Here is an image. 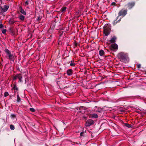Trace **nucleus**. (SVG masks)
<instances>
[{
  "label": "nucleus",
  "instance_id": "nucleus-1",
  "mask_svg": "<svg viewBox=\"0 0 146 146\" xmlns=\"http://www.w3.org/2000/svg\"><path fill=\"white\" fill-rule=\"evenodd\" d=\"M68 81V80L67 78L63 77L58 78L57 80L58 83L62 86H64L65 84H67V82Z\"/></svg>",
  "mask_w": 146,
  "mask_h": 146
},
{
  "label": "nucleus",
  "instance_id": "nucleus-2",
  "mask_svg": "<svg viewBox=\"0 0 146 146\" xmlns=\"http://www.w3.org/2000/svg\"><path fill=\"white\" fill-rule=\"evenodd\" d=\"M111 25L108 24H105L104 27V32L106 36L110 34L111 30Z\"/></svg>",
  "mask_w": 146,
  "mask_h": 146
},
{
  "label": "nucleus",
  "instance_id": "nucleus-3",
  "mask_svg": "<svg viewBox=\"0 0 146 146\" xmlns=\"http://www.w3.org/2000/svg\"><path fill=\"white\" fill-rule=\"evenodd\" d=\"M5 52L7 54V56L10 60L14 61L15 59V56L12 54L11 52L7 49H6L5 50Z\"/></svg>",
  "mask_w": 146,
  "mask_h": 146
},
{
  "label": "nucleus",
  "instance_id": "nucleus-4",
  "mask_svg": "<svg viewBox=\"0 0 146 146\" xmlns=\"http://www.w3.org/2000/svg\"><path fill=\"white\" fill-rule=\"evenodd\" d=\"M117 57L119 59L125 60L128 57V54L127 53H125L123 52H120L118 54Z\"/></svg>",
  "mask_w": 146,
  "mask_h": 146
},
{
  "label": "nucleus",
  "instance_id": "nucleus-5",
  "mask_svg": "<svg viewBox=\"0 0 146 146\" xmlns=\"http://www.w3.org/2000/svg\"><path fill=\"white\" fill-rule=\"evenodd\" d=\"M127 10L124 9H122L118 13V16H125L127 14Z\"/></svg>",
  "mask_w": 146,
  "mask_h": 146
},
{
  "label": "nucleus",
  "instance_id": "nucleus-6",
  "mask_svg": "<svg viewBox=\"0 0 146 146\" xmlns=\"http://www.w3.org/2000/svg\"><path fill=\"white\" fill-rule=\"evenodd\" d=\"M135 4V2H132L128 3L125 5V6H126L127 8H128L129 9H130L134 6Z\"/></svg>",
  "mask_w": 146,
  "mask_h": 146
},
{
  "label": "nucleus",
  "instance_id": "nucleus-7",
  "mask_svg": "<svg viewBox=\"0 0 146 146\" xmlns=\"http://www.w3.org/2000/svg\"><path fill=\"white\" fill-rule=\"evenodd\" d=\"M22 75L21 74H17L15 76L13 77V80H15L17 79H18L19 81H22Z\"/></svg>",
  "mask_w": 146,
  "mask_h": 146
},
{
  "label": "nucleus",
  "instance_id": "nucleus-8",
  "mask_svg": "<svg viewBox=\"0 0 146 146\" xmlns=\"http://www.w3.org/2000/svg\"><path fill=\"white\" fill-rule=\"evenodd\" d=\"M94 123L93 121L91 119H89L86 121L85 125L86 127L90 126L92 125Z\"/></svg>",
  "mask_w": 146,
  "mask_h": 146
},
{
  "label": "nucleus",
  "instance_id": "nucleus-9",
  "mask_svg": "<svg viewBox=\"0 0 146 146\" xmlns=\"http://www.w3.org/2000/svg\"><path fill=\"white\" fill-rule=\"evenodd\" d=\"M111 49L113 50H117L118 49L117 45L115 43L112 44L111 45Z\"/></svg>",
  "mask_w": 146,
  "mask_h": 146
},
{
  "label": "nucleus",
  "instance_id": "nucleus-10",
  "mask_svg": "<svg viewBox=\"0 0 146 146\" xmlns=\"http://www.w3.org/2000/svg\"><path fill=\"white\" fill-rule=\"evenodd\" d=\"M67 74L68 75L70 76L72 74V70L71 69H69L67 70Z\"/></svg>",
  "mask_w": 146,
  "mask_h": 146
},
{
  "label": "nucleus",
  "instance_id": "nucleus-11",
  "mask_svg": "<svg viewBox=\"0 0 146 146\" xmlns=\"http://www.w3.org/2000/svg\"><path fill=\"white\" fill-rule=\"evenodd\" d=\"M98 116L96 113H93L90 115V117L91 118H97Z\"/></svg>",
  "mask_w": 146,
  "mask_h": 146
},
{
  "label": "nucleus",
  "instance_id": "nucleus-12",
  "mask_svg": "<svg viewBox=\"0 0 146 146\" xmlns=\"http://www.w3.org/2000/svg\"><path fill=\"white\" fill-rule=\"evenodd\" d=\"M9 8V7L6 5L4 6V8L2 9V10L3 12H6Z\"/></svg>",
  "mask_w": 146,
  "mask_h": 146
},
{
  "label": "nucleus",
  "instance_id": "nucleus-13",
  "mask_svg": "<svg viewBox=\"0 0 146 146\" xmlns=\"http://www.w3.org/2000/svg\"><path fill=\"white\" fill-rule=\"evenodd\" d=\"M116 38L115 37L113 36L110 40V42L111 43H114L115 42V40Z\"/></svg>",
  "mask_w": 146,
  "mask_h": 146
},
{
  "label": "nucleus",
  "instance_id": "nucleus-14",
  "mask_svg": "<svg viewBox=\"0 0 146 146\" xmlns=\"http://www.w3.org/2000/svg\"><path fill=\"white\" fill-rule=\"evenodd\" d=\"M20 12L21 13L24 15H26V13L25 12V11L23 10L22 8L21 7H20Z\"/></svg>",
  "mask_w": 146,
  "mask_h": 146
},
{
  "label": "nucleus",
  "instance_id": "nucleus-15",
  "mask_svg": "<svg viewBox=\"0 0 146 146\" xmlns=\"http://www.w3.org/2000/svg\"><path fill=\"white\" fill-rule=\"evenodd\" d=\"M99 54L100 56H102L104 54V52L103 50H101L99 51Z\"/></svg>",
  "mask_w": 146,
  "mask_h": 146
},
{
  "label": "nucleus",
  "instance_id": "nucleus-16",
  "mask_svg": "<svg viewBox=\"0 0 146 146\" xmlns=\"http://www.w3.org/2000/svg\"><path fill=\"white\" fill-rule=\"evenodd\" d=\"M124 125L125 126L129 128L132 127V125L127 123H125Z\"/></svg>",
  "mask_w": 146,
  "mask_h": 146
},
{
  "label": "nucleus",
  "instance_id": "nucleus-17",
  "mask_svg": "<svg viewBox=\"0 0 146 146\" xmlns=\"http://www.w3.org/2000/svg\"><path fill=\"white\" fill-rule=\"evenodd\" d=\"M19 18L20 20L21 21H23L25 19V17L23 15H21L19 17Z\"/></svg>",
  "mask_w": 146,
  "mask_h": 146
},
{
  "label": "nucleus",
  "instance_id": "nucleus-18",
  "mask_svg": "<svg viewBox=\"0 0 146 146\" xmlns=\"http://www.w3.org/2000/svg\"><path fill=\"white\" fill-rule=\"evenodd\" d=\"M121 20V19H119L118 21H117L116 20H115L113 23V25H115L117 23L119 22Z\"/></svg>",
  "mask_w": 146,
  "mask_h": 146
},
{
  "label": "nucleus",
  "instance_id": "nucleus-19",
  "mask_svg": "<svg viewBox=\"0 0 146 146\" xmlns=\"http://www.w3.org/2000/svg\"><path fill=\"white\" fill-rule=\"evenodd\" d=\"M21 98L19 95H17V101L18 102H19L21 101Z\"/></svg>",
  "mask_w": 146,
  "mask_h": 146
},
{
  "label": "nucleus",
  "instance_id": "nucleus-20",
  "mask_svg": "<svg viewBox=\"0 0 146 146\" xmlns=\"http://www.w3.org/2000/svg\"><path fill=\"white\" fill-rule=\"evenodd\" d=\"M10 128L12 130H13L15 129L14 126L13 125H10Z\"/></svg>",
  "mask_w": 146,
  "mask_h": 146
},
{
  "label": "nucleus",
  "instance_id": "nucleus-21",
  "mask_svg": "<svg viewBox=\"0 0 146 146\" xmlns=\"http://www.w3.org/2000/svg\"><path fill=\"white\" fill-rule=\"evenodd\" d=\"M13 89L15 90H18L17 88V87L16 85L15 84L13 85Z\"/></svg>",
  "mask_w": 146,
  "mask_h": 146
},
{
  "label": "nucleus",
  "instance_id": "nucleus-22",
  "mask_svg": "<svg viewBox=\"0 0 146 146\" xmlns=\"http://www.w3.org/2000/svg\"><path fill=\"white\" fill-rule=\"evenodd\" d=\"M66 7H63L61 9V11L62 12H63L64 11H65L66 9Z\"/></svg>",
  "mask_w": 146,
  "mask_h": 146
},
{
  "label": "nucleus",
  "instance_id": "nucleus-23",
  "mask_svg": "<svg viewBox=\"0 0 146 146\" xmlns=\"http://www.w3.org/2000/svg\"><path fill=\"white\" fill-rule=\"evenodd\" d=\"M9 94L8 92H5L4 94V96L5 97H6L9 95Z\"/></svg>",
  "mask_w": 146,
  "mask_h": 146
},
{
  "label": "nucleus",
  "instance_id": "nucleus-24",
  "mask_svg": "<svg viewBox=\"0 0 146 146\" xmlns=\"http://www.w3.org/2000/svg\"><path fill=\"white\" fill-rule=\"evenodd\" d=\"M30 110L32 112H35V109L34 108H30Z\"/></svg>",
  "mask_w": 146,
  "mask_h": 146
},
{
  "label": "nucleus",
  "instance_id": "nucleus-25",
  "mask_svg": "<svg viewBox=\"0 0 146 146\" xmlns=\"http://www.w3.org/2000/svg\"><path fill=\"white\" fill-rule=\"evenodd\" d=\"M72 61H71V63L70 64V65L71 66H75V64L72 62Z\"/></svg>",
  "mask_w": 146,
  "mask_h": 146
},
{
  "label": "nucleus",
  "instance_id": "nucleus-26",
  "mask_svg": "<svg viewBox=\"0 0 146 146\" xmlns=\"http://www.w3.org/2000/svg\"><path fill=\"white\" fill-rule=\"evenodd\" d=\"M6 32V30L5 29H4L2 31V33L3 34H5Z\"/></svg>",
  "mask_w": 146,
  "mask_h": 146
},
{
  "label": "nucleus",
  "instance_id": "nucleus-27",
  "mask_svg": "<svg viewBox=\"0 0 146 146\" xmlns=\"http://www.w3.org/2000/svg\"><path fill=\"white\" fill-rule=\"evenodd\" d=\"M16 22V21H15L14 20H11L10 21V23L11 24H13Z\"/></svg>",
  "mask_w": 146,
  "mask_h": 146
},
{
  "label": "nucleus",
  "instance_id": "nucleus-28",
  "mask_svg": "<svg viewBox=\"0 0 146 146\" xmlns=\"http://www.w3.org/2000/svg\"><path fill=\"white\" fill-rule=\"evenodd\" d=\"M84 133V132H82L80 133V135L81 136H83L84 135L83 134Z\"/></svg>",
  "mask_w": 146,
  "mask_h": 146
},
{
  "label": "nucleus",
  "instance_id": "nucleus-29",
  "mask_svg": "<svg viewBox=\"0 0 146 146\" xmlns=\"http://www.w3.org/2000/svg\"><path fill=\"white\" fill-rule=\"evenodd\" d=\"M11 116L12 117H15V114H11Z\"/></svg>",
  "mask_w": 146,
  "mask_h": 146
},
{
  "label": "nucleus",
  "instance_id": "nucleus-30",
  "mask_svg": "<svg viewBox=\"0 0 146 146\" xmlns=\"http://www.w3.org/2000/svg\"><path fill=\"white\" fill-rule=\"evenodd\" d=\"M3 25L1 24H0V28H2L3 27Z\"/></svg>",
  "mask_w": 146,
  "mask_h": 146
},
{
  "label": "nucleus",
  "instance_id": "nucleus-31",
  "mask_svg": "<svg viewBox=\"0 0 146 146\" xmlns=\"http://www.w3.org/2000/svg\"><path fill=\"white\" fill-rule=\"evenodd\" d=\"M141 67V65L140 64H138L137 65V67L138 68H140Z\"/></svg>",
  "mask_w": 146,
  "mask_h": 146
},
{
  "label": "nucleus",
  "instance_id": "nucleus-32",
  "mask_svg": "<svg viewBox=\"0 0 146 146\" xmlns=\"http://www.w3.org/2000/svg\"><path fill=\"white\" fill-rule=\"evenodd\" d=\"M25 3L26 5H28V1H26L25 2Z\"/></svg>",
  "mask_w": 146,
  "mask_h": 146
},
{
  "label": "nucleus",
  "instance_id": "nucleus-33",
  "mask_svg": "<svg viewBox=\"0 0 146 146\" xmlns=\"http://www.w3.org/2000/svg\"><path fill=\"white\" fill-rule=\"evenodd\" d=\"M83 117L84 118V119H86V117L84 116Z\"/></svg>",
  "mask_w": 146,
  "mask_h": 146
},
{
  "label": "nucleus",
  "instance_id": "nucleus-34",
  "mask_svg": "<svg viewBox=\"0 0 146 146\" xmlns=\"http://www.w3.org/2000/svg\"><path fill=\"white\" fill-rule=\"evenodd\" d=\"M2 0H0V1H2Z\"/></svg>",
  "mask_w": 146,
  "mask_h": 146
},
{
  "label": "nucleus",
  "instance_id": "nucleus-35",
  "mask_svg": "<svg viewBox=\"0 0 146 146\" xmlns=\"http://www.w3.org/2000/svg\"><path fill=\"white\" fill-rule=\"evenodd\" d=\"M117 19H116V21H117Z\"/></svg>",
  "mask_w": 146,
  "mask_h": 146
},
{
  "label": "nucleus",
  "instance_id": "nucleus-36",
  "mask_svg": "<svg viewBox=\"0 0 146 146\" xmlns=\"http://www.w3.org/2000/svg\"><path fill=\"white\" fill-rule=\"evenodd\" d=\"M117 19H116V21H117Z\"/></svg>",
  "mask_w": 146,
  "mask_h": 146
},
{
  "label": "nucleus",
  "instance_id": "nucleus-37",
  "mask_svg": "<svg viewBox=\"0 0 146 146\" xmlns=\"http://www.w3.org/2000/svg\"><path fill=\"white\" fill-rule=\"evenodd\" d=\"M117 19H116V21H117Z\"/></svg>",
  "mask_w": 146,
  "mask_h": 146
}]
</instances>
